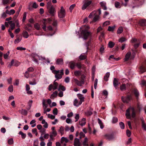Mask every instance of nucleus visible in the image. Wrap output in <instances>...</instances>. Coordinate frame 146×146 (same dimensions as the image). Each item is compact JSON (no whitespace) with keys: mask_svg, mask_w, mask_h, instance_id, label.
<instances>
[{"mask_svg":"<svg viewBox=\"0 0 146 146\" xmlns=\"http://www.w3.org/2000/svg\"><path fill=\"white\" fill-rule=\"evenodd\" d=\"M82 28L83 29L81 31V35L83 36L82 38L84 40L87 39L88 37L91 35V33L88 31L90 29V27L88 26H84Z\"/></svg>","mask_w":146,"mask_h":146,"instance_id":"obj_1","label":"nucleus"},{"mask_svg":"<svg viewBox=\"0 0 146 146\" xmlns=\"http://www.w3.org/2000/svg\"><path fill=\"white\" fill-rule=\"evenodd\" d=\"M46 8L48 10L49 13L52 16H54L56 11L54 6L52 5L51 1L47 2Z\"/></svg>","mask_w":146,"mask_h":146,"instance_id":"obj_2","label":"nucleus"},{"mask_svg":"<svg viewBox=\"0 0 146 146\" xmlns=\"http://www.w3.org/2000/svg\"><path fill=\"white\" fill-rule=\"evenodd\" d=\"M64 70L62 69L60 71L59 70H53L52 73L55 74V77L57 79H59L62 78V76L64 74Z\"/></svg>","mask_w":146,"mask_h":146,"instance_id":"obj_3","label":"nucleus"},{"mask_svg":"<svg viewBox=\"0 0 146 146\" xmlns=\"http://www.w3.org/2000/svg\"><path fill=\"white\" fill-rule=\"evenodd\" d=\"M130 112L132 113L131 116L132 117H134L135 116V113L134 108H130L126 110V113L125 115L127 118L129 119L131 117V116L130 114Z\"/></svg>","mask_w":146,"mask_h":146,"instance_id":"obj_4","label":"nucleus"},{"mask_svg":"<svg viewBox=\"0 0 146 146\" xmlns=\"http://www.w3.org/2000/svg\"><path fill=\"white\" fill-rule=\"evenodd\" d=\"M56 81V80L54 82L53 84H51L49 85L48 88V90L49 91H50L52 90H55L57 89L58 85V83L55 82Z\"/></svg>","mask_w":146,"mask_h":146,"instance_id":"obj_5","label":"nucleus"},{"mask_svg":"<svg viewBox=\"0 0 146 146\" xmlns=\"http://www.w3.org/2000/svg\"><path fill=\"white\" fill-rule=\"evenodd\" d=\"M65 10L63 7H61L60 10L58 12V16L59 18H63L65 17Z\"/></svg>","mask_w":146,"mask_h":146,"instance_id":"obj_6","label":"nucleus"},{"mask_svg":"<svg viewBox=\"0 0 146 146\" xmlns=\"http://www.w3.org/2000/svg\"><path fill=\"white\" fill-rule=\"evenodd\" d=\"M92 3L91 1H88V0H84L83 1L84 4L82 7V9L84 10L90 5Z\"/></svg>","mask_w":146,"mask_h":146,"instance_id":"obj_7","label":"nucleus"},{"mask_svg":"<svg viewBox=\"0 0 146 146\" xmlns=\"http://www.w3.org/2000/svg\"><path fill=\"white\" fill-rule=\"evenodd\" d=\"M104 137L107 139L108 140H111L114 139L113 134H106L104 135Z\"/></svg>","mask_w":146,"mask_h":146,"instance_id":"obj_8","label":"nucleus"},{"mask_svg":"<svg viewBox=\"0 0 146 146\" xmlns=\"http://www.w3.org/2000/svg\"><path fill=\"white\" fill-rule=\"evenodd\" d=\"M121 99L124 103H127L131 99V96H128L126 97H122Z\"/></svg>","mask_w":146,"mask_h":146,"instance_id":"obj_9","label":"nucleus"},{"mask_svg":"<svg viewBox=\"0 0 146 146\" xmlns=\"http://www.w3.org/2000/svg\"><path fill=\"white\" fill-rule=\"evenodd\" d=\"M74 82L78 86H81L84 83V80H82L81 81L78 80L77 79L75 78L74 79Z\"/></svg>","mask_w":146,"mask_h":146,"instance_id":"obj_10","label":"nucleus"},{"mask_svg":"<svg viewBox=\"0 0 146 146\" xmlns=\"http://www.w3.org/2000/svg\"><path fill=\"white\" fill-rule=\"evenodd\" d=\"M76 63L74 61H71L68 63V66L72 69H74L76 66Z\"/></svg>","mask_w":146,"mask_h":146,"instance_id":"obj_11","label":"nucleus"},{"mask_svg":"<svg viewBox=\"0 0 146 146\" xmlns=\"http://www.w3.org/2000/svg\"><path fill=\"white\" fill-rule=\"evenodd\" d=\"M74 146H81V145L79 139L77 138H76L74 139Z\"/></svg>","mask_w":146,"mask_h":146,"instance_id":"obj_12","label":"nucleus"},{"mask_svg":"<svg viewBox=\"0 0 146 146\" xmlns=\"http://www.w3.org/2000/svg\"><path fill=\"white\" fill-rule=\"evenodd\" d=\"M81 102L80 101H79L77 99H75L74 100L73 102V104L74 106L77 107L81 105L82 103V102Z\"/></svg>","mask_w":146,"mask_h":146,"instance_id":"obj_13","label":"nucleus"},{"mask_svg":"<svg viewBox=\"0 0 146 146\" xmlns=\"http://www.w3.org/2000/svg\"><path fill=\"white\" fill-rule=\"evenodd\" d=\"M77 96L78 98L80 100V103L81 102H83L84 100V97L83 96V95L80 94H78L77 95Z\"/></svg>","mask_w":146,"mask_h":146,"instance_id":"obj_14","label":"nucleus"},{"mask_svg":"<svg viewBox=\"0 0 146 146\" xmlns=\"http://www.w3.org/2000/svg\"><path fill=\"white\" fill-rule=\"evenodd\" d=\"M119 84L118 80L116 78H114L113 81V85L115 88H117Z\"/></svg>","mask_w":146,"mask_h":146,"instance_id":"obj_15","label":"nucleus"},{"mask_svg":"<svg viewBox=\"0 0 146 146\" xmlns=\"http://www.w3.org/2000/svg\"><path fill=\"white\" fill-rule=\"evenodd\" d=\"M19 112L21 114L24 115H26L27 114V111L25 109H22L20 110H19Z\"/></svg>","mask_w":146,"mask_h":146,"instance_id":"obj_16","label":"nucleus"},{"mask_svg":"<svg viewBox=\"0 0 146 146\" xmlns=\"http://www.w3.org/2000/svg\"><path fill=\"white\" fill-rule=\"evenodd\" d=\"M58 94V92L56 91H54L53 94L51 95L50 98L52 99H54V98L56 97Z\"/></svg>","mask_w":146,"mask_h":146,"instance_id":"obj_17","label":"nucleus"},{"mask_svg":"<svg viewBox=\"0 0 146 146\" xmlns=\"http://www.w3.org/2000/svg\"><path fill=\"white\" fill-rule=\"evenodd\" d=\"M131 55V53L129 52L127 53L125 56V58L124 59L125 61H127L129 59Z\"/></svg>","mask_w":146,"mask_h":146,"instance_id":"obj_18","label":"nucleus"},{"mask_svg":"<svg viewBox=\"0 0 146 146\" xmlns=\"http://www.w3.org/2000/svg\"><path fill=\"white\" fill-rule=\"evenodd\" d=\"M86 119L85 118H83L82 120L79 122V124L81 126H83L86 124Z\"/></svg>","mask_w":146,"mask_h":146,"instance_id":"obj_19","label":"nucleus"},{"mask_svg":"<svg viewBox=\"0 0 146 146\" xmlns=\"http://www.w3.org/2000/svg\"><path fill=\"white\" fill-rule=\"evenodd\" d=\"M86 55L84 53L81 54L79 57V59L81 60H83L85 59L86 58Z\"/></svg>","mask_w":146,"mask_h":146,"instance_id":"obj_20","label":"nucleus"},{"mask_svg":"<svg viewBox=\"0 0 146 146\" xmlns=\"http://www.w3.org/2000/svg\"><path fill=\"white\" fill-rule=\"evenodd\" d=\"M142 127L143 129L146 131V124L145 123L143 119H141Z\"/></svg>","mask_w":146,"mask_h":146,"instance_id":"obj_21","label":"nucleus"},{"mask_svg":"<svg viewBox=\"0 0 146 146\" xmlns=\"http://www.w3.org/2000/svg\"><path fill=\"white\" fill-rule=\"evenodd\" d=\"M140 24L142 26H146V20L145 19H142L140 20L139 22Z\"/></svg>","mask_w":146,"mask_h":146,"instance_id":"obj_22","label":"nucleus"},{"mask_svg":"<svg viewBox=\"0 0 146 146\" xmlns=\"http://www.w3.org/2000/svg\"><path fill=\"white\" fill-rule=\"evenodd\" d=\"M68 141V140L66 138L64 137H62L61 138V143H63L64 142L66 143H67Z\"/></svg>","mask_w":146,"mask_h":146,"instance_id":"obj_23","label":"nucleus"},{"mask_svg":"<svg viewBox=\"0 0 146 146\" xmlns=\"http://www.w3.org/2000/svg\"><path fill=\"white\" fill-rule=\"evenodd\" d=\"M93 109H90V110L87 111L85 113L86 115L87 116H90L92 115V111Z\"/></svg>","mask_w":146,"mask_h":146,"instance_id":"obj_24","label":"nucleus"},{"mask_svg":"<svg viewBox=\"0 0 146 146\" xmlns=\"http://www.w3.org/2000/svg\"><path fill=\"white\" fill-rule=\"evenodd\" d=\"M9 24L10 25L11 29V30L13 29L15 27V24L14 23H13L12 21L8 22Z\"/></svg>","mask_w":146,"mask_h":146,"instance_id":"obj_25","label":"nucleus"},{"mask_svg":"<svg viewBox=\"0 0 146 146\" xmlns=\"http://www.w3.org/2000/svg\"><path fill=\"white\" fill-rule=\"evenodd\" d=\"M88 139L87 137H85L84 139V140L83 142V145L84 146H88Z\"/></svg>","mask_w":146,"mask_h":146,"instance_id":"obj_26","label":"nucleus"},{"mask_svg":"<svg viewBox=\"0 0 146 146\" xmlns=\"http://www.w3.org/2000/svg\"><path fill=\"white\" fill-rule=\"evenodd\" d=\"M64 128L62 126L60 127L58 131V132L61 133V135H62L64 134Z\"/></svg>","mask_w":146,"mask_h":146,"instance_id":"obj_27","label":"nucleus"},{"mask_svg":"<svg viewBox=\"0 0 146 146\" xmlns=\"http://www.w3.org/2000/svg\"><path fill=\"white\" fill-rule=\"evenodd\" d=\"M56 63L58 64H63V60L62 58L58 59L56 61Z\"/></svg>","mask_w":146,"mask_h":146,"instance_id":"obj_28","label":"nucleus"},{"mask_svg":"<svg viewBox=\"0 0 146 146\" xmlns=\"http://www.w3.org/2000/svg\"><path fill=\"white\" fill-rule=\"evenodd\" d=\"M110 75V73L109 72H107L106 73L105 76H104V80L107 81L108 80V78H109Z\"/></svg>","mask_w":146,"mask_h":146,"instance_id":"obj_29","label":"nucleus"},{"mask_svg":"<svg viewBox=\"0 0 146 146\" xmlns=\"http://www.w3.org/2000/svg\"><path fill=\"white\" fill-rule=\"evenodd\" d=\"M23 36L25 38H28L29 35L28 33L26 31H23L22 33Z\"/></svg>","mask_w":146,"mask_h":146,"instance_id":"obj_30","label":"nucleus"},{"mask_svg":"<svg viewBox=\"0 0 146 146\" xmlns=\"http://www.w3.org/2000/svg\"><path fill=\"white\" fill-rule=\"evenodd\" d=\"M140 72L142 73L146 71V68L143 66H141L140 68Z\"/></svg>","mask_w":146,"mask_h":146,"instance_id":"obj_31","label":"nucleus"},{"mask_svg":"<svg viewBox=\"0 0 146 146\" xmlns=\"http://www.w3.org/2000/svg\"><path fill=\"white\" fill-rule=\"evenodd\" d=\"M96 14V12L95 11H94L91 13L88 16L89 18H91L92 17L94 16Z\"/></svg>","mask_w":146,"mask_h":146,"instance_id":"obj_32","label":"nucleus"},{"mask_svg":"<svg viewBox=\"0 0 146 146\" xmlns=\"http://www.w3.org/2000/svg\"><path fill=\"white\" fill-rule=\"evenodd\" d=\"M42 102L43 108L44 109H46V108L48 106L47 105L45 104L46 100L44 99H43Z\"/></svg>","mask_w":146,"mask_h":146,"instance_id":"obj_33","label":"nucleus"},{"mask_svg":"<svg viewBox=\"0 0 146 146\" xmlns=\"http://www.w3.org/2000/svg\"><path fill=\"white\" fill-rule=\"evenodd\" d=\"M115 26L112 27L109 26L108 27V30L109 31L113 32L115 29Z\"/></svg>","mask_w":146,"mask_h":146,"instance_id":"obj_34","label":"nucleus"},{"mask_svg":"<svg viewBox=\"0 0 146 146\" xmlns=\"http://www.w3.org/2000/svg\"><path fill=\"white\" fill-rule=\"evenodd\" d=\"M123 28L122 27H119L117 30V34H120L122 33L123 31Z\"/></svg>","mask_w":146,"mask_h":146,"instance_id":"obj_35","label":"nucleus"},{"mask_svg":"<svg viewBox=\"0 0 146 146\" xmlns=\"http://www.w3.org/2000/svg\"><path fill=\"white\" fill-rule=\"evenodd\" d=\"M74 74L76 76H78L81 74V71L79 70H76L74 72Z\"/></svg>","mask_w":146,"mask_h":146,"instance_id":"obj_36","label":"nucleus"},{"mask_svg":"<svg viewBox=\"0 0 146 146\" xmlns=\"http://www.w3.org/2000/svg\"><path fill=\"white\" fill-rule=\"evenodd\" d=\"M115 6L117 8H119L121 7L120 6V3L118 1H116L115 3Z\"/></svg>","mask_w":146,"mask_h":146,"instance_id":"obj_37","label":"nucleus"},{"mask_svg":"<svg viewBox=\"0 0 146 146\" xmlns=\"http://www.w3.org/2000/svg\"><path fill=\"white\" fill-rule=\"evenodd\" d=\"M19 135L21 136V137L23 139H25L26 136V134L25 133H23L22 131H19Z\"/></svg>","mask_w":146,"mask_h":146,"instance_id":"obj_38","label":"nucleus"},{"mask_svg":"<svg viewBox=\"0 0 146 146\" xmlns=\"http://www.w3.org/2000/svg\"><path fill=\"white\" fill-rule=\"evenodd\" d=\"M35 28L37 30H39L40 28V26L38 23H36L34 25Z\"/></svg>","mask_w":146,"mask_h":146,"instance_id":"obj_39","label":"nucleus"},{"mask_svg":"<svg viewBox=\"0 0 146 146\" xmlns=\"http://www.w3.org/2000/svg\"><path fill=\"white\" fill-rule=\"evenodd\" d=\"M60 90H62L63 91H64L66 89L64 86L60 85L58 90V91H60Z\"/></svg>","mask_w":146,"mask_h":146,"instance_id":"obj_40","label":"nucleus"},{"mask_svg":"<svg viewBox=\"0 0 146 146\" xmlns=\"http://www.w3.org/2000/svg\"><path fill=\"white\" fill-rule=\"evenodd\" d=\"M114 43L111 41L108 44V46L110 48H113L114 46Z\"/></svg>","mask_w":146,"mask_h":146,"instance_id":"obj_41","label":"nucleus"},{"mask_svg":"<svg viewBox=\"0 0 146 146\" xmlns=\"http://www.w3.org/2000/svg\"><path fill=\"white\" fill-rule=\"evenodd\" d=\"M94 17L93 18V21L94 22H96L99 19V16L97 15H94Z\"/></svg>","mask_w":146,"mask_h":146,"instance_id":"obj_42","label":"nucleus"},{"mask_svg":"<svg viewBox=\"0 0 146 146\" xmlns=\"http://www.w3.org/2000/svg\"><path fill=\"white\" fill-rule=\"evenodd\" d=\"M48 118H50L52 119H53L55 118V115H53L52 114H48L47 115Z\"/></svg>","mask_w":146,"mask_h":146,"instance_id":"obj_43","label":"nucleus"},{"mask_svg":"<svg viewBox=\"0 0 146 146\" xmlns=\"http://www.w3.org/2000/svg\"><path fill=\"white\" fill-rule=\"evenodd\" d=\"M117 118L116 117H113L112 119V122L113 123H115L117 122Z\"/></svg>","mask_w":146,"mask_h":146,"instance_id":"obj_44","label":"nucleus"},{"mask_svg":"<svg viewBox=\"0 0 146 146\" xmlns=\"http://www.w3.org/2000/svg\"><path fill=\"white\" fill-rule=\"evenodd\" d=\"M58 110L57 108H54L53 110V113L54 115H56L58 114Z\"/></svg>","mask_w":146,"mask_h":146,"instance_id":"obj_45","label":"nucleus"},{"mask_svg":"<svg viewBox=\"0 0 146 146\" xmlns=\"http://www.w3.org/2000/svg\"><path fill=\"white\" fill-rule=\"evenodd\" d=\"M119 125L121 128L122 129H124L125 128L124 124L122 122H120L119 123Z\"/></svg>","mask_w":146,"mask_h":146,"instance_id":"obj_46","label":"nucleus"},{"mask_svg":"<svg viewBox=\"0 0 146 146\" xmlns=\"http://www.w3.org/2000/svg\"><path fill=\"white\" fill-rule=\"evenodd\" d=\"M111 58L115 60H116V61H117V60H119V58H115L114 57V56L113 55H111L110 56V57L109 58V60H111Z\"/></svg>","mask_w":146,"mask_h":146,"instance_id":"obj_47","label":"nucleus"},{"mask_svg":"<svg viewBox=\"0 0 146 146\" xmlns=\"http://www.w3.org/2000/svg\"><path fill=\"white\" fill-rule=\"evenodd\" d=\"M8 90L10 92H12L13 91V87L12 85L9 86L8 88Z\"/></svg>","mask_w":146,"mask_h":146,"instance_id":"obj_48","label":"nucleus"},{"mask_svg":"<svg viewBox=\"0 0 146 146\" xmlns=\"http://www.w3.org/2000/svg\"><path fill=\"white\" fill-rule=\"evenodd\" d=\"M83 65H82V66H83ZM76 66H77V68H78L79 69H80L82 66V64L80 63H77L76 64Z\"/></svg>","mask_w":146,"mask_h":146,"instance_id":"obj_49","label":"nucleus"},{"mask_svg":"<svg viewBox=\"0 0 146 146\" xmlns=\"http://www.w3.org/2000/svg\"><path fill=\"white\" fill-rule=\"evenodd\" d=\"M8 143L9 145L12 144L13 143V139L12 138L9 139L8 141Z\"/></svg>","mask_w":146,"mask_h":146,"instance_id":"obj_50","label":"nucleus"},{"mask_svg":"<svg viewBox=\"0 0 146 146\" xmlns=\"http://www.w3.org/2000/svg\"><path fill=\"white\" fill-rule=\"evenodd\" d=\"M126 40V39L123 37L121 38L119 40V42H120L122 43L124 41H125Z\"/></svg>","mask_w":146,"mask_h":146,"instance_id":"obj_51","label":"nucleus"},{"mask_svg":"<svg viewBox=\"0 0 146 146\" xmlns=\"http://www.w3.org/2000/svg\"><path fill=\"white\" fill-rule=\"evenodd\" d=\"M133 92L135 96L137 97H138V96H139V93L138 90H134Z\"/></svg>","mask_w":146,"mask_h":146,"instance_id":"obj_52","label":"nucleus"},{"mask_svg":"<svg viewBox=\"0 0 146 146\" xmlns=\"http://www.w3.org/2000/svg\"><path fill=\"white\" fill-rule=\"evenodd\" d=\"M97 83H98V79H97L96 78L95 79V80L94 81V88L95 89H96Z\"/></svg>","mask_w":146,"mask_h":146,"instance_id":"obj_53","label":"nucleus"},{"mask_svg":"<svg viewBox=\"0 0 146 146\" xmlns=\"http://www.w3.org/2000/svg\"><path fill=\"white\" fill-rule=\"evenodd\" d=\"M120 90H125V84H123L120 86Z\"/></svg>","mask_w":146,"mask_h":146,"instance_id":"obj_54","label":"nucleus"},{"mask_svg":"<svg viewBox=\"0 0 146 146\" xmlns=\"http://www.w3.org/2000/svg\"><path fill=\"white\" fill-rule=\"evenodd\" d=\"M140 42L139 40H138L137 42L135 43L134 45V46L135 48H137L139 46L140 44Z\"/></svg>","mask_w":146,"mask_h":146,"instance_id":"obj_55","label":"nucleus"},{"mask_svg":"<svg viewBox=\"0 0 146 146\" xmlns=\"http://www.w3.org/2000/svg\"><path fill=\"white\" fill-rule=\"evenodd\" d=\"M110 24V21H106L103 24V26H105Z\"/></svg>","mask_w":146,"mask_h":146,"instance_id":"obj_56","label":"nucleus"},{"mask_svg":"<svg viewBox=\"0 0 146 146\" xmlns=\"http://www.w3.org/2000/svg\"><path fill=\"white\" fill-rule=\"evenodd\" d=\"M79 115L78 114H75V119H76L75 122L77 121L79 118Z\"/></svg>","mask_w":146,"mask_h":146,"instance_id":"obj_57","label":"nucleus"},{"mask_svg":"<svg viewBox=\"0 0 146 146\" xmlns=\"http://www.w3.org/2000/svg\"><path fill=\"white\" fill-rule=\"evenodd\" d=\"M29 83L31 85H35L36 84V80L35 79H33V82L30 81Z\"/></svg>","mask_w":146,"mask_h":146,"instance_id":"obj_58","label":"nucleus"},{"mask_svg":"<svg viewBox=\"0 0 146 146\" xmlns=\"http://www.w3.org/2000/svg\"><path fill=\"white\" fill-rule=\"evenodd\" d=\"M21 8L22 6H20L19 7L18 10L17 11L16 13V15H17V17L19 15V12H20V11L21 9Z\"/></svg>","mask_w":146,"mask_h":146,"instance_id":"obj_59","label":"nucleus"},{"mask_svg":"<svg viewBox=\"0 0 146 146\" xmlns=\"http://www.w3.org/2000/svg\"><path fill=\"white\" fill-rule=\"evenodd\" d=\"M21 38H17V39H15L14 41V43L15 44L18 43L21 41Z\"/></svg>","mask_w":146,"mask_h":146,"instance_id":"obj_60","label":"nucleus"},{"mask_svg":"<svg viewBox=\"0 0 146 146\" xmlns=\"http://www.w3.org/2000/svg\"><path fill=\"white\" fill-rule=\"evenodd\" d=\"M9 52L8 51L7 52V53L5 54L3 56L4 58L5 59H6L7 58L8 56L9 55Z\"/></svg>","mask_w":146,"mask_h":146,"instance_id":"obj_61","label":"nucleus"},{"mask_svg":"<svg viewBox=\"0 0 146 146\" xmlns=\"http://www.w3.org/2000/svg\"><path fill=\"white\" fill-rule=\"evenodd\" d=\"M2 3L3 4L5 5L9 3V0H3Z\"/></svg>","mask_w":146,"mask_h":146,"instance_id":"obj_62","label":"nucleus"},{"mask_svg":"<svg viewBox=\"0 0 146 146\" xmlns=\"http://www.w3.org/2000/svg\"><path fill=\"white\" fill-rule=\"evenodd\" d=\"M138 40H137L135 38H132L131 40V42L132 43H135L138 41Z\"/></svg>","mask_w":146,"mask_h":146,"instance_id":"obj_63","label":"nucleus"},{"mask_svg":"<svg viewBox=\"0 0 146 146\" xmlns=\"http://www.w3.org/2000/svg\"><path fill=\"white\" fill-rule=\"evenodd\" d=\"M27 16V14L25 12L23 14V22H24L26 19Z\"/></svg>","mask_w":146,"mask_h":146,"instance_id":"obj_64","label":"nucleus"}]
</instances>
